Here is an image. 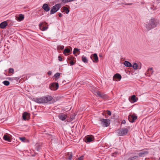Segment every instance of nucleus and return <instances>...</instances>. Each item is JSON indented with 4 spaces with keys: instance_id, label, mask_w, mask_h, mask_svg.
Masks as SVG:
<instances>
[{
    "instance_id": "nucleus-1",
    "label": "nucleus",
    "mask_w": 160,
    "mask_h": 160,
    "mask_svg": "<svg viewBox=\"0 0 160 160\" xmlns=\"http://www.w3.org/2000/svg\"><path fill=\"white\" fill-rule=\"evenodd\" d=\"M159 24L158 20L154 18H152L146 24V27L148 31H149L157 27Z\"/></svg>"
},
{
    "instance_id": "nucleus-2",
    "label": "nucleus",
    "mask_w": 160,
    "mask_h": 160,
    "mask_svg": "<svg viewBox=\"0 0 160 160\" xmlns=\"http://www.w3.org/2000/svg\"><path fill=\"white\" fill-rule=\"evenodd\" d=\"M53 99L51 96L47 95L39 98H34L32 100L38 103H44L48 102Z\"/></svg>"
},
{
    "instance_id": "nucleus-3",
    "label": "nucleus",
    "mask_w": 160,
    "mask_h": 160,
    "mask_svg": "<svg viewBox=\"0 0 160 160\" xmlns=\"http://www.w3.org/2000/svg\"><path fill=\"white\" fill-rule=\"evenodd\" d=\"M94 94L97 97H99L103 99H106L108 98V96L104 93H102L99 91H94Z\"/></svg>"
},
{
    "instance_id": "nucleus-4",
    "label": "nucleus",
    "mask_w": 160,
    "mask_h": 160,
    "mask_svg": "<svg viewBox=\"0 0 160 160\" xmlns=\"http://www.w3.org/2000/svg\"><path fill=\"white\" fill-rule=\"evenodd\" d=\"M48 23L46 22H41L39 24L40 29L42 31H45L48 28Z\"/></svg>"
},
{
    "instance_id": "nucleus-5",
    "label": "nucleus",
    "mask_w": 160,
    "mask_h": 160,
    "mask_svg": "<svg viewBox=\"0 0 160 160\" xmlns=\"http://www.w3.org/2000/svg\"><path fill=\"white\" fill-rule=\"evenodd\" d=\"M61 5L57 4L53 6L50 10V14H52L56 12L61 8Z\"/></svg>"
},
{
    "instance_id": "nucleus-6",
    "label": "nucleus",
    "mask_w": 160,
    "mask_h": 160,
    "mask_svg": "<svg viewBox=\"0 0 160 160\" xmlns=\"http://www.w3.org/2000/svg\"><path fill=\"white\" fill-rule=\"evenodd\" d=\"M100 120L101 122V124L104 127H108L110 124V121L109 119L100 118Z\"/></svg>"
},
{
    "instance_id": "nucleus-7",
    "label": "nucleus",
    "mask_w": 160,
    "mask_h": 160,
    "mask_svg": "<svg viewBox=\"0 0 160 160\" xmlns=\"http://www.w3.org/2000/svg\"><path fill=\"white\" fill-rule=\"evenodd\" d=\"M118 134L119 136H123L126 135L128 132V130L125 128H122L121 130H118Z\"/></svg>"
},
{
    "instance_id": "nucleus-8",
    "label": "nucleus",
    "mask_w": 160,
    "mask_h": 160,
    "mask_svg": "<svg viewBox=\"0 0 160 160\" xmlns=\"http://www.w3.org/2000/svg\"><path fill=\"white\" fill-rule=\"evenodd\" d=\"M59 87V84L58 83L53 82L50 84L49 88L52 90H56L58 89Z\"/></svg>"
},
{
    "instance_id": "nucleus-9",
    "label": "nucleus",
    "mask_w": 160,
    "mask_h": 160,
    "mask_svg": "<svg viewBox=\"0 0 160 160\" xmlns=\"http://www.w3.org/2000/svg\"><path fill=\"white\" fill-rule=\"evenodd\" d=\"M137 118V117L134 115H129L128 117V119L129 121L131 122H133Z\"/></svg>"
},
{
    "instance_id": "nucleus-10",
    "label": "nucleus",
    "mask_w": 160,
    "mask_h": 160,
    "mask_svg": "<svg viewBox=\"0 0 160 160\" xmlns=\"http://www.w3.org/2000/svg\"><path fill=\"white\" fill-rule=\"evenodd\" d=\"M122 78L121 76L119 73H116L115 74L113 78L114 81H120Z\"/></svg>"
},
{
    "instance_id": "nucleus-11",
    "label": "nucleus",
    "mask_w": 160,
    "mask_h": 160,
    "mask_svg": "<svg viewBox=\"0 0 160 160\" xmlns=\"http://www.w3.org/2000/svg\"><path fill=\"white\" fill-rule=\"evenodd\" d=\"M22 117L23 120H28L30 118V114L27 112H25L23 113Z\"/></svg>"
},
{
    "instance_id": "nucleus-12",
    "label": "nucleus",
    "mask_w": 160,
    "mask_h": 160,
    "mask_svg": "<svg viewBox=\"0 0 160 160\" xmlns=\"http://www.w3.org/2000/svg\"><path fill=\"white\" fill-rule=\"evenodd\" d=\"M58 117L59 119L62 121H64L67 118V115L63 113H62L59 115Z\"/></svg>"
},
{
    "instance_id": "nucleus-13",
    "label": "nucleus",
    "mask_w": 160,
    "mask_h": 160,
    "mask_svg": "<svg viewBox=\"0 0 160 160\" xmlns=\"http://www.w3.org/2000/svg\"><path fill=\"white\" fill-rule=\"evenodd\" d=\"M92 55H93V59H92V56L90 57V58L92 60L93 62H98V57L97 54L96 53H94L93 54H92Z\"/></svg>"
},
{
    "instance_id": "nucleus-14",
    "label": "nucleus",
    "mask_w": 160,
    "mask_h": 160,
    "mask_svg": "<svg viewBox=\"0 0 160 160\" xmlns=\"http://www.w3.org/2000/svg\"><path fill=\"white\" fill-rule=\"evenodd\" d=\"M42 8L46 12H48L50 10V8L47 4L44 3L42 7Z\"/></svg>"
},
{
    "instance_id": "nucleus-15",
    "label": "nucleus",
    "mask_w": 160,
    "mask_h": 160,
    "mask_svg": "<svg viewBox=\"0 0 160 160\" xmlns=\"http://www.w3.org/2000/svg\"><path fill=\"white\" fill-rule=\"evenodd\" d=\"M7 25L8 23L7 22V21H4L0 24V28H4L7 26Z\"/></svg>"
},
{
    "instance_id": "nucleus-16",
    "label": "nucleus",
    "mask_w": 160,
    "mask_h": 160,
    "mask_svg": "<svg viewBox=\"0 0 160 160\" xmlns=\"http://www.w3.org/2000/svg\"><path fill=\"white\" fill-rule=\"evenodd\" d=\"M85 138L86 140H85V141L87 143H88V142H90L93 141L92 138L89 136L86 137Z\"/></svg>"
},
{
    "instance_id": "nucleus-17",
    "label": "nucleus",
    "mask_w": 160,
    "mask_h": 160,
    "mask_svg": "<svg viewBox=\"0 0 160 160\" xmlns=\"http://www.w3.org/2000/svg\"><path fill=\"white\" fill-rule=\"evenodd\" d=\"M127 160H139V156H135L133 157H130Z\"/></svg>"
},
{
    "instance_id": "nucleus-18",
    "label": "nucleus",
    "mask_w": 160,
    "mask_h": 160,
    "mask_svg": "<svg viewBox=\"0 0 160 160\" xmlns=\"http://www.w3.org/2000/svg\"><path fill=\"white\" fill-rule=\"evenodd\" d=\"M130 99L131 100V102H134L138 100V98L136 97L135 95H133L131 97Z\"/></svg>"
},
{
    "instance_id": "nucleus-19",
    "label": "nucleus",
    "mask_w": 160,
    "mask_h": 160,
    "mask_svg": "<svg viewBox=\"0 0 160 160\" xmlns=\"http://www.w3.org/2000/svg\"><path fill=\"white\" fill-rule=\"evenodd\" d=\"M3 139L4 140L9 142H10L11 141V140L10 138V137L6 134L4 135Z\"/></svg>"
},
{
    "instance_id": "nucleus-20",
    "label": "nucleus",
    "mask_w": 160,
    "mask_h": 160,
    "mask_svg": "<svg viewBox=\"0 0 160 160\" xmlns=\"http://www.w3.org/2000/svg\"><path fill=\"white\" fill-rule=\"evenodd\" d=\"M148 153V152L147 151H142L138 153L139 156L142 157L144 155L147 154Z\"/></svg>"
},
{
    "instance_id": "nucleus-21",
    "label": "nucleus",
    "mask_w": 160,
    "mask_h": 160,
    "mask_svg": "<svg viewBox=\"0 0 160 160\" xmlns=\"http://www.w3.org/2000/svg\"><path fill=\"white\" fill-rule=\"evenodd\" d=\"M16 18H17V17H16ZM24 18V16L22 14H20L19 17L17 18V19L18 21H20L23 19Z\"/></svg>"
},
{
    "instance_id": "nucleus-22",
    "label": "nucleus",
    "mask_w": 160,
    "mask_h": 160,
    "mask_svg": "<svg viewBox=\"0 0 160 160\" xmlns=\"http://www.w3.org/2000/svg\"><path fill=\"white\" fill-rule=\"evenodd\" d=\"M124 65L125 66L127 67H132L131 64L129 62L127 61H125L124 62Z\"/></svg>"
},
{
    "instance_id": "nucleus-23",
    "label": "nucleus",
    "mask_w": 160,
    "mask_h": 160,
    "mask_svg": "<svg viewBox=\"0 0 160 160\" xmlns=\"http://www.w3.org/2000/svg\"><path fill=\"white\" fill-rule=\"evenodd\" d=\"M82 60L83 62L84 63H88V60L87 58L84 55H83L82 57Z\"/></svg>"
},
{
    "instance_id": "nucleus-24",
    "label": "nucleus",
    "mask_w": 160,
    "mask_h": 160,
    "mask_svg": "<svg viewBox=\"0 0 160 160\" xmlns=\"http://www.w3.org/2000/svg\"><path fill=\"white\" fill-rule=\"evenodd\" d=\"M62 8L63 10L62 12H65L67 14H68L69 13V9L67 7L64 6Z\"/></svg>"
},
{
    "instance_id": "nucleus-25",
    "label": "nucleus",
    "mask_w": 160,
    "mask_h": 160,
    "mask_svg": "<svg viewBox=\"0 0 160 160\" xmlns=\"http://www.w3.org/2000/svg\"><path fill=\"white\" fill-rule=\"evenodd\" d=\"M70 50L68 48H65L63 51V53L65 55H67L66 54L67 53H69L70 52Z\"/></svg>"
},
{
    "instance_id": "nucleus-26",
    "label": "nucleus",
    "mask_w": 160,
    "mask_h": 160,
    "mask_svg": "<svg viewBox=\"0 0 160 160\" xmlns=\"http://www.w3.org/2000/svg\"><path fill=\"white\" fill-rule=\"evenodd\" d=\"M60 74L59 72H57L54 75V77L55 78V80L56 81L59 78Z\"/></svg>"
},
{
    "instance_id": "nucleus-27",
    "label": "nucleus",
    "mask_w": 160,
    "mask_h": 160,
    "mask_svg": "<svg viewBox=\"0 0 160 160\" xmlns=\"http://www.w3.org/2000/svg\"><path fill=\"white\" fill-rule=\"evenodd\" d=\"M147 72H148V73L152 74L153 72V68H149L148 69Z\"/></svg>"
},
{
    "instance_id": "nucleus-28",
    "label": "nucleus",
    "mask_w": 160,
    "mask_h": 160,
    "mask_svg": "<svg viewBox=\"0 0 160 160\" xmlns=\"http://www.w3.org/2000/svg\"><path fill=\"white\" fill-rule=\"evenodd\" d=\"M132 67L134 69H137L138 68V65L137 63H134L133 64L132 66Z\"/></svg>"
},
{
    "instance_id": "nucleus-29",
    "label": "nucleus",
    "mask_w": 160,
    "mask_h": 160,
    "mask_svg": "<svg viewBox=\"0 0 160 160\" xmlns=\"http://www.w3.org/2000/svg\"><path fill=\"white\" fill-rule=\"evenodd\" d=\"M3 83L5 85L8 86L10 84V82L8 81H4L3 82Z\"/></svg>"
},
{
    "instance_id": "nucleus-30",
    "label": "nucleus",
    "mask_w": 160,
    "mask_h": 160,
    "mask_svg": "<svg viewBox=\"0 0 160 160\" xmlns=\"http://www.w3.org/2000/svg\"><path fill=\"white\" fill-rule=\"evenodd\" d=\"M68 154L69 155V156L68 157V159L69 160H71L72 157V152L69 153Z\"/></svg>"
},
{
    "instance_id": "nucleus-31",
    "label": "nucleus",
    "mask_w": 160,
    "mask_h": 160,
    "mask_svg": "<svg viewBox=\"0 0 160 160\" xmlns=\"http://www.w3.org/2000/svg\"><path fill=\"white\" fill-rule=\"evenodd\" d=\"M64 46L63 45H62V46L59 45V46H58L57 47V49H58V50H59V49L63 50L64 49Z\"/></svg>"
},
{
    "instance_id": "nucleus-32",
    "label": "nucleus",
    "mask_w": 160,
    "mask_h": 160,
    "mask_svg": "<svg viewBox=\"0 0 160 160\" xmlns=\"http://www.w3.org/2000/svg\"><path fill=\"white\" fill-rule=\"evenodd\" d=\"M76 115L74 114L71 115L70 118L71 119V121H72L75 119V117Z\"/></svg>"
},
{
    "instance_id": "nucleus-33",
    "label": "nucleus",
    "mask_w": 160,
    "mask_h": 160,
    "mask_svg": "<svg viewBox=\"0 0 160 160\" xmlns=\"http://www.w3.org/2000/svg\"><path fill=\"white\" fill-rule=\"evenodd\" d=\"M19 139H20L23 142H24L25 140H26V138L25 137H19Z\"/></svg>"
},
{
    "instance_id": "nucleus-34",
    "label": "nucleus",
    "mask_w": 160,
    "mask_h": 160,
    "mask_svg": "<svg viewBox=\"0 0 160 160\" xmlns=\"http://www.w3.org/2000/svg\"><path fill=\"white\" fill-rule=\"evenodd\" d=\"M14 69L12 68H10L9 69L8 72L9 73H13L14 72Z\"/></svg>"
},
{
    "instance_id": "nucleus-35",
    "label": "nucleus",
    "mask_w": 160,
    "mask_h": 160,
    "mask_svg": "<svg viewBox=\"0 0 160 160\" xmlns=\"http://www.w3.org/2000/svg\"><path fill=\"white\" fill-rule=\"evenodd\" d=\"M83 157L82 156L79 158H78L77 160H83Z\"/></svg>"
},
{
    "instance_id": "nucleus-36",
    "label": "nucleus",
    "mask_w": 160,
    "mask_h": 160,
    "mask_svg": "<svg viewBox=\"0 0 160 160\" xmlns=\"http://www.w3.org/2000/svg\"><path fill=\"white\" fill-rule=\"evenodd\" d=\"M107 113L108 114L109 116H111V112H110V111H109V110H107Z\"/></svg>"
},
{
    "instance_id": "nucleus-37",
    "label": "nucleus",
    "mask_w": 160,
    "mask_h": 160,
    "mask_svg": "<svg viewBox=\"0 0 160 160\" xmlns=\"http://www.w3.org/2000/svg\"><path fill=\"white\" fill-rule=\"evenodd\" d=\"M58 60L60 61H62V58L61 56H59L58 57Z\"/></svg>"
},
{
    "instance_id": "nucleus-38",
    "label": "nucleus",
    "mask_w": 160,
    "mask_h": 160,
    "mask_svg": "<svg viewBox=\"0 0 160 160\" xmlns=\"http://www.w3.org/2000/svg\"><path fill=\"white\" fill-rule=\"evenodd\" d=\"M71 65H73L74 64V62L72 60L70 61V62Z\"/></svg>"
},
{
    "instance_id": "nucleus-39",
    "label": "nucleus",
    "mask_w": 160,
    "mask_h": 160,
    "mask_svg": "<svg viewBox=\"0 0 160 160\" xmlns=\"http://www.w3.org/2000/svg\"><path fill=\"white\" fill-rule=\"evenodd\" d=\"M74 58L73 57L69 56V59H70V60H72V59H73Z\"/></svg>"
},
{
    "instance_id": "nucleus-40",
    "label": "nucleus",
    "mask_w": 160,
    "mask_h": 160,
    "mask_svg": "<svg viewBox=\"0 0 160 160\" xmlns=\"http://www.w3.org/2000/svg\"><path fill=\"white\" fill-rule=\"evenodd\" d=\"M52 72L51 71H50L48 72V74L49 75H51L52 74Z\"/></svg>"
},
{
    "instance_id": "nucleus-41",
    "label": "nucleus",
    "mask_w": 160,
    "mask_h": 160,
    "mask_svg": "<svg viewBox=\"0 0 160 160\" xmlns=\"http://www.w3.org/2000/svg\"><path fill=\"white\" fill-rule=\"evenodd\" d=\"M75 50L76 51V52L79 51V49L78 48H74Z\"/></svg>"
},
{
    "instance_id": "nucleus-42",
    "label": "nucleus",
    "mask_w": 160,
    "mask_h": 160,
    "mask_svg": "<svg viewBox=\"0 0 160 160\" xmlns=\"http://www.w3.org/2000/svg\"><path fill=\"white\" fill-rule=\"evenodd\" d=\"M122 123L123 124H125L126 123V121L125 120H123L122 121Z\"/></svg>"
},
{
    "instance_id": "nucleus-43",
    "label": "nucleus",
    "mask_w": 160,
    "mask_h": 160,
    "mask_svg": "<svg viewBox=\"0 0 160 160\" xmlns=\"http://www.w3.org/2000/svg\"><path fill=\"white\" fill-rule=\"evenodd\" d=\"M58 16H59L60 17H62V14L61 13H59V14H58Z\"/></svg>"
},
{
    "instance_id": "nucleus-44",
    "label": "nucleus",
    "mask_w": 160,
    "mask_h": 160,
    "mask_svg": "<svg viewBox=\"0 0 160 160\" xmlns=\"http://www.w3.org/2000/svg\"><path fill=\"white\" fill-rule=\"evenodd\" d=\"M73 54L74 55H75V53H76V52L74 49L73 51Z\"/></svg>"
},
{
    "instance_id": "nucleus-45",
    "label": "nucleus",
    "mask_w": 160,
    "mask_h": 160,
    "mask_svg": "<svg viewBox=\"0 0 160 160\" xmlns=\"http://www.w3.org/2000/svg\"><path fill=\"white\" fill-rule=\"evenodd\" d=\"M132 3H131V4H129V3H128V4H127L126 5H129V4H132Z\"/></svg>"
},
{
    "instance_id": "nucleus-46",
    "label": "nucleus",
    "mask_w": 160,
    "mask_h": 160,
    "mask_svg": "<svg viewBox=\"0 0 160 160\" xmlns=\"http://www.w3.org/2000/svg\"><path fill=\"white\" fill-rule=\"evenodd\" d=\"M99 56L100 57H102V55H99Z\"/></svg>"
},
{
    "instance_id": "nucleus-47",
    "label": "nucleus",
    "mask_w": 160,
    "mask_h": 160,
    "mask_svg": "<svg viewBox=\"0 0 160 160\" xmlns=\"http://www.w3.org/2000/svg\"><path fill=\"white\" fill-rule=\"evenodd\" d=\"M9 78V80H10V79H11V78Z\"/></svg>"
},
{
    "instance_id": "nucleus-48",
    "label": "nucleus",
    "mask_w": 160,
    "mask_h": 160,
    "mask_svg": "<svg viewBox=\"0 0 160 160\" xmlns=\"http://www.w3.org/2000/svg\"><path fill=\"white\" fill-rule=\"evenodd\" d=\"M159 160H160V158H159Z\"/></svg>"
}]
</instances>
